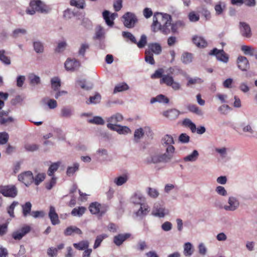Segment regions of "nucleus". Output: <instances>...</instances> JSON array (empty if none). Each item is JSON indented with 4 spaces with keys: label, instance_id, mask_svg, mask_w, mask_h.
Returning a JSON list of instances; mask_svg holds the SVG:
<instances>
[{
    "label": "nucleus",
    "instance_id": "12",
    "mask_svg": "<svg viewBox=\"0 0 257 257\" xmlns=\"http://www.w3.org/2000/svg\"><path fill=\"white\" fill-rule=\"evenodd\" d=\"M18 180L28 186L33 182L34 176L31 171H26L18 176Z\"/></svg>",
    "mask_w": 257,
    "mask_h": 257
},
{
    "label": "nucleus",
    "instance_id": "44",
    "mask_svg": "<svg viewBox=\"0 0 257 257\" xmlns=\"http://www.w3.org/2000/svg\"><path fill=\"white\" fill-rule=\"evenodd\" d=\"M46 176V174L44 173H38L34 177L33 182L36 185H38L45 180Z\"/></svg>",
    "mask_w": 257,
    "mask_h": 257
},
{
    "label": "nucleus",
    "instance_id": "17",
    "mask_svg": "<svg viewBox=\"0 0 257 257\" xmlns=\"http://www.w3.org/2000/svg\"><path fill=\"white\" fill-rule=\"evenodd\" d=\"M108 128L112 131L116 132L119 135H127L131 132V131L128 127L120 125L113 126L111 124H109L108 125Z\"/></svg>",
    "mask_w": 257,
    "mask_h": 257
},
{
    "label": "nucleus",
    "instance_id": "45",
    "mask_svg": "<svg viewBox=\"0 0 257 257\" xmlns=\"http://www.w3.org/2000/svg\"><path fill=\"white\" fill-rule=\"evenodd\" d=\"M34 50L37 53H42L44 51V46L40 41H35L33 42Z\"/></svg>",
    "mask_w": 257,
    "mask_h": 257
},
{
    "label": "nucleus",
    "instance_id": "20",
    "mask_svg": "<svg viewBox=\"0 0 257 257\" xmlns=\"http://www.w3.org/2000/svg\"><path fill=\"white\" fill-rule=\"evenodd\" d=\"M102 16L106 24L108 26L112 27L113 25V20L118 16V15L115 13L110 14L108 11L105 10L103 12Z\"/></svg>",
    "mask_w": 257,
    "mask_h": 257
},
{
    "label": "nucleus",
    "instance_id": "8",
    "mask_svg": "<svg viewBox=\"0 0 257 257\" xmlns=\"http://www.w3.org/2000/svg\"><path fill=\"white\" fill-rule=\"evenodd\" d=\"M122 19L124 26L128 28H133L138 20L135 15L131 12L126 13Z\"/></svg>",
    "mask_w": 257,
    "mask_h": 257
},
{
    "label": "nucleus",
    "instance_id": "38",
    "mask_svg": "<svg viewBox=\"0 0 257 257\" xmlns=\"http://www.w3.org/2000/svg\"><path fill=\"white\" fill-rule=\"evenodd\" d=\"M61 165L60 162H57L55 163H53L50 166L48 170V175L49 176H53L54 173L57 171L59 167Z\"/></svg>",
    "mask_w": 257,
    "mask_h": 257
},
{
    "label": "nucleus",
    "instance_id": "29",
    "mask_svg": "<svg viewBox=\"0 0 257 257\" xmlns=\"http://www.w3.org/2000/svg\"><path fill=\"white\" fill-rule=\"evenodd\" d=\"M131 201L134 204L140 205L144 203L145 198L141 194H135L131 197Z\"/></svg>",
    "mask_w": 257,
    "mask_h": 257
},
{
    "label": "nucleus",
    "instance_id": "33",
    "mask_svg": "<svg viewBox=\"0 0 257 257\" xmlns=\"http://www.w3.org/2000/svg\"><path fill=\"white\" fill-rule=\"evenodd\" d=\"M194 252V248L192 244L189 242H186L184 245V254L186 256H191Z\"/></svg>",
    "mask_w": 257,
    "mask_h": 257
},
{
    "label": "nucleus",
    "instance_id": "50",
    "mask_svg": "<svg viewBox=\"0 0 257 257\" xmlns=\"http://www.w3.org/2000/svg\"><path fill=\"white\" fill-rule=\"evenodd\" d=\"M89 48V45L87 43H83L80 44V47L78 50V55L84 57L85 56V52Z\"/></svg>",
    "mask_w": 257,
    "mask_h": 257
},
{
    "label": "nucleus",
    "instance_id": "31",
    "mask_svg": "<svg viewBox=\"0 0 257 257\" xmlns=\"http://www.w3.org/2000/svg\"><path fill=\"white\" fill-rule=\"evenodd\" d=\"M163 115L166 117L174 119L176 118L179 115V112L176 109H171L163 112Z\"/></svg>",
    "mask_w": 257,
    "mask_h": 257
},
{
    "label": "nucleus",
    "instance_id": "1",
    "mask_svg": "<svg viewBox=\"0 0 257 257\" xmlns=\"http://www.w3.org/2000/svg\"><path fill=\"white\" fill-rule=\"evenodd\" d=\"M171 21L172 18L170 15L160 12L155 13L151 29L154 32L160 31L165 35H168L170 33Z\"/></svg>",
    "mask_w": 257,
    "mask_h": 257
},
{
    "label": "nucleus",
    "instance_id": "16",
    "mask_svg": "<svg viewBox=\"0 0 257 257\" xmlns=\"http://www.w3.org/2000/svg\"><path fill=\"white\" fill-rule=\"evenodd\" d=\"M123 119V118L121 114L119 113L114 114L106 118V121L108 122L107 127L108 128L109 124H111L113 126H116L117 125V123L121 122Z\"/></svg>",
    "mask_w": 257,
    "mask_h": 257
},
{
    "label": "nucleus",
    "instance_id": "23",
    "mask_svg": "<svg viewBox=\"0 0 257 257\" xmlns=\"http://www.w3.org/2000/svg\"><path fill=\"white\" fill-rule=\"evenodd\" d=\"M192 42L198 48H205L207 46V42L202 37L195 35L192 38Z\"/></svg>",
    "mask_w": 257,
    "mask_h": 257
},
{
    "label": "nucleus",
    "instance_id": "52",
    "mask_svg": "<svg viewBox=\"0 0 257 257\" xmlns=\"http://www.w3.org/2000/svg\"><path fill=\"white\" fill-rule=\"evenodd\" d=\"M22 207L24 216L26 217L31 213L32 204L30 202H26L25 204L22 206Z\"/></svg>",
    "mask_w": 257,
    "mask_h": 257
},
{
    "label": "nucleus",
    "instance_id": "35",
    "mask_svg": "<svg viewBox=\"0 0 257 257\" xmlns=\"http://www.w3.org/2000/svg\"><path fill=\"white\" fill-rule=\"evenodd\" d=\"M101 99V96L98 93H96L94 96H90L88 100L86 101L87 104H96L99 103Z\"/></svg>",
    "mask_w": 257,
    "mask_h": 257
},
{
    "label": "nucleus",
    "instance_id": "11",
    "mask_svg": "<svg viewBox=\"0 0 257 257\" xmlns=\"http://www.w3.org/2000/svg\"><path fill=\"white\" fill-rule=\"evenodd\" d=\"M239 31L241 35L245 38H250L252 36V32L250 26L244 22H240L239 25Z\"/></svg>",
    "mask_w": 257,
    "mask_h": 257
},
{
    "label": "nucleus",
    "instance_id": "21",
    "mask_svg": "<svg viewBox=\"0 0 257 257\" xmlns=\"http://www.w3.org/2000/svg\"><path fill=\"white\" fill-rule=\"evenodd\" d=\"M49 217L51 220V223L54 225H57L60 223L58 215L56 212L55 208L53 206H50L49 212Z\"/></svg>",
    "mask_w": 257,
    "mask_h": 257
},
{
    "label": "nucleus",
    "instance_id": "61",
    "mask_svg": "<svg viewBox=\"0 0 257 257\" xmlns=\"http://www.w3.org/2000/svg\"><path fill=\"white\" fill-rule=\"evenodd\" d=\"M9 138V134L5 132L0 133V145H4L6 144Z\"/></svg>",
    "mask_w": 257,
    "mask_h": 257
},
{
    "label": "nucleus",
    "instance_id": "40",
    "mask_svg": "<svg viewBox=\"0 0 257 257\" xmlns=\"http://www.w3.org/2000/svg\"><path fill=\"white\" fill-rule=\"evenodd\" d=\"M73 246L78 250H84L88 248L89 242L87 240H82L78 243H74Z\"/></svg>",
    "mask_w": 257,
    "mask_h": 257
},
{
    "label": "nucleus",
    "instance_id": "4",
    "mask_svg": "<svg viewBox=\"0 0 257 257\" xmlns=\"http://www.w3.org/2000/svg\"><path fill=\"white\" fill-rule=\"evenodd\" d=\"M169 210L164 204L159 202L154 203L152 209L151 214L160 218H164L169 214Z\"/></svg>",
    "mask_w": 257,
    "mask_h": 257
},
{
    "label": "nucleus",
    "instance_id": "53",
    "mask_svg": "<svg viewBox=\"0 0 257 257\" xmlns=\"http://www.w3.org/2000/svg\"><path fill=\"white\" fill-rule=\"evenodd\" d=\"M187 108L191 112L195 113L199 116H201L203 114V111L196 105L189 104L188 105Z\"/></svg>",
    "mask_w": 257,
    "mask_h": 257
},
{
    "label": "nucleus",
    "instance_id": "24",
    "mask_svg": "<svg viewBox=\"0 0 257 257\" xmlns=\"http://www.w3.org/2000/svg\"><path fill=\"white\" fill-rule=\"evenodd\" d=\"M240 49L244 55L251 56H255L256 59H257L256 51L252 46L245 45H242Z\"/></svg>",
    "mask_w": 257,
    "mask_h": 257
},
{
    "label": "nucleus",
    "instance_id": "26",
    "mask_svg": "<svg viewBox=\"0 0 257 257\" xmlns=\"http://www.w3.org/2000/svg\"><path fill=\"white\" fill-rule=\"evenodd\" d=\"M146 51H149L152 53H153L156 55H159L162 52V47L158 43H150L148 45V49Z\"/></svg>",
    "mask_w": 257,
    "mask_h": 257
},
{
    "label": "nucleus",
    "instance_id": "19",
    "mask_svg": "<svg viewBox=\"0 0 257 257\" xmlns=\"http://www.w3.org/2000/svg\"><path fill=\"white\" fill-rule=\"evenodd\" d=\"M175 144L173 137L170 135H164L161 139V144L165 148H169L171 147L173 149H175L173 146Z\"/></svg>",
    "mask_w": 257,
    "mask_h": 257
},
{
    "label": "nucleus",
    "instance_id": "62",
    "mask_svg": "<svg viewBox=\"0 0 257 257\" xmlns=\"http://www.w3.org/2000/svg\"><path fill=\"white\" fill-rule=\"evenodd\" d=\"M84 0H71L70 5L73 6H75L78 8L83 9L84 6Z\"/></svg>",
    "mask_w": 257,
    "mask_h": 257
},
{
    "label": "nucleus",
    "instance_id": "47",
    "mask_svg": "<svg viewBox=\"0 0 257 257\" xmlns=\"http://www.w3.org/2000/svg\"><path fill=\"white\" fill-rule=\"evenodd\" d=\"M77 84L82 89L89 90L92 88L93 85L91 83H88L84 80H79L77 81Z\"/></svg>",
    "mask_w": 257,
    "mask_h": 257
},
{
    "label": "nucleus",
    "instance_id": "3",
    "mask_svg": "<svg viewBox=\"0 0 257 257\" xmlns=\"http://www.w3.org/2000/svg\"><path fill=\"white\" fill-rule=\"evenodd\" d=\"M49 8L40 0H33L30 4V7L26 10L27 14L33 15L36 12L41 13H47Z\"/></svg>",
    "mask_w": 257,
    "mask_h": 257
},
{
    "label": "nucleus",
    "instance_id": "43",
    "mask_svg": "<svg viewBox=\"0 0 257 257\" xmlns=\"http://www.w3.org/2000/svg\"><path fill=\"white\" fill-rule=\"evenodd\" d=\"M148 195L152 198L156 199L159 196V191L154 188L148 187L147 189Z\"/></svg>",
    "mask_w": 257,
    "mask_h": 257
},
{
    "label": "nucleus",
    "instance_id": "5",
    "mask_svg": "<svg viewBox=\"0 0 257 257\" xmlns=\"http://www.w3.org/2000/svg\"><path fill=\"white\" fill-rule=\"evenodd\" d=\"M240 206L239 199L235 196L231 195L227 198V203L224 207V210L229 212H234L237 210Z\"/></svg>",
    "mask_w": 257,
    "mask_h": 257
},
{
    "label": "nucleus",
    "instance_id": "13",
    "mask_svg": "<svg viewBox=\"0 0 257 257\" xmlns=\"http://www.w3.org/2000/svg\"><path fill=\"white\" fill-rule=\"evenodd\" d=\"M67 71H74L80 66V62L75 59L68 58L64 63Z\"/></svg>",
    "mask_w": 257,
    "mask_h": 257
},
{
    "label": "nucleus",
    "instance_id": "49",
    "mask_svg": "<svg viewBox=\"0 0 257 257\" xmlns=\"http://www.w3.org/2000/svg\"><path fill=\"white\" fill-rule=\"evenodd\" d=\"M72 115V109L67 107H64L61 109V116L63 117L70 118Z\"/></svg>",
    "mask_w": 257,
    "mask_h": 257
},
{
    "label": "nucleus",
    "instance_id": "18",
    "mask_svg": "<svg viewBox=\"0 0 257 257\" xmlns=\"http://www.w3.org/2000/svg\"><path fill=\"white\" fill-rule=\"evenodd\" d=\"M30 229L31 228L29 226L26 225L20 229L14 231L12 233V236L16 240H20L24 236L30 231Z\"/></svg>",
    "mask_w": 257,
    "mask_h": 257
},
{
    "label": "nucleus",
    "instance_id": "48",
    "mask_svg": "<svg viewBox=\"0 0 257 257\" xmlns=\"http://www.w3.org/2000/svg\"><path fill=\"white\" fill-rule=\"evenodd\" d=\"M86 210V208L84 207H79L74 208L71 211V214L74 216L80 217L82 216Z\"/></svg>",
    "mask_w": 257,
    "mask_h": 257
},
{
    "label": "nucleus",
    "instance_id": "39",
    "mask_svg": "<svg viewBox=\"0 0 257 257\" xmlns=\"http://www.w3.org/2000/svg\"><path fill=\"white\" fill-rule=\"evenodd\" d=\"M28 78L30 84L33 86H36L41 83V79L39 76L34 73H31L29 75Z\"/></svg>",
    "mask_w": 257,
    "mask_h": 257
},
{
    "label": "nucleus",
    "instance_id": "2",
    "mask_svg": "<svg viewBox=\"0 0 257 257\" xmlns=\"http://www.w3.org/2000/svg\"><path fill=\"white\" fill-rule=\"evenodd\" d=\"M175 152V149H173L171 147L165 148V152L164 153L155 152L152 154L150 156V160L149 161L154 164L168 163L173 158Z\"/></svg>",
    "mask_w": 257,
    "mask_h": 257
},
{
    "label": "nucleus",
    "instance_id": "37",
    "mask_svg": "<svg viewBox=\"0 0 257 257\" xmlns=\"http://www.w3.org/2000/svg\"><path fill=\"white\" fill-rule=\"evenodd\" d=\"M51 88L54 91H58L61 86V81L59 78L54 77L51 79Z\"/></svg>",
    "mask_w": 257,
    "mask_h": 257
},
{
    "label": "nucleus",
    "instance_id": "25",
    "mask_svg": "<svg viewBox=\"0 0 257 257\" xmlns=\"http://www.w3.org/2000/svg\"><path fill=\"white\" fill-rule=\"evenodd\" d=\"M82 233L80 229L75 226H70L66 228L64 231L65 236L73 235L74 234L81 235Z\"/></svg>",
    "mask_w": 257,
    "mask_h": 257
},
{
    "label": "nucleus",
    "instance_id": "60",
    "mask_svg": "<svg viewBox=\"0 0 257 257\" xmlns=\"http://www.w3.org/2000/svg\"><path fill=\"white\" fill-rule=\"evenodd\" d=\"M231 108L227 104H223L218 108V111L222 114H227L229 111L231 110Z\"/></svg>",
    "mask_w": 257,
    "mask_h": 257
},
{
    "label": "nucleus",
    "instance_id": "22",
    "mask_svg": "<svg viewBox=\"0 0 257 257\" xmlns=\"http://www.w3.org/2000/svg\"><path fill=\"white\" fill-rule=\"evenodd\" d=\"M94 156L99 161H106L108 157V152L107 149L99 148L94 154Z\"/></svg>",
    "mask_w": 257,
    "mask_h": 257
},
{
    "label": "nucleus",
    "instance_id": "51",
    "mask_svg": "<svg viewBox=\"0 0 257 257\" xmlns=\"http://www.w3.org/2000/svg\"><path fill=\"white\" fill-rule=\"evenodd\" d=\"M128 86L125 83H121L117 84L113 90V93H116L117 92H121L122 91L126 90L128 89Z\"/></svg>",
    "mask_w": 257,
    "mask_h": 257
},
{
    "label": "nucleus",
    "instance_id": "36",
    "mask_svg": "<svg viewBox=\"0 0 257 257\" xmlns=\"http://www.w3.org/2000/svg\"><path fill=\"white\" fill-rule=\"evenodd\" d=\"M169 101V99L163 94H160L155 97H153L151 99L150 102L154 103L156 102L160 103H168Z\"/></svg>",
    "mask_w": 257,
    "mask_h": 257
},
{
    "label": "nucleus",
    "instance_id": "32",
    "mask_svg": "<svg viewBox=\"0 0 257 257\" xmlns=\"http://www.w3.org/2000/svg\"><path fill=\"white\" fill-rule=\"evenodd\" d=\"M199 155V154L198 152L195 150L192 152L191 154L185 157L183 160L185 162H195L197 160Z\"/></svg>",
    "mask_w": 257,
    "mask_h": 257
},
{
    "label": "nucleus",
    "instance_id": "58",
    "mask_svg": "<svg viewBox=\"0 0 257 257\" xmlns=\"http://www.w3.org/2000/svg\"><path fill=\"white\" fill-rule=\"evenodd\" d=\"M215 192L219 196L225 197L227 195V191L223 186H217L215 188Z\"/></svg>",
    "mask_w": 257,
    "mask_h": 257
},
{
    "label": "nucleus",
    "instance_id": "64",
    "mask_svg": "<svg viewBox=\"0 0 257 257\" xmlns=\"http://www.w3.org/2000/svg\"><path fill=\"white\" fill-rule=\"evenodd\" d=\"M148 248V245L147 244V243L144 240H140L138 241L136 246V248L139 251H143L145 249H147Z\"/></svg>",
    "mask_w": 257,
    "mask_h": 257
},
{
    "label": "nucleus",
    "instance_id": "6",
    "mask_svg": "<svg viewBox=\"0 0 257 257\" xmlns=\"http://www.w3.org/2000/svg\"><path fill=\"white\" fill-rule=\"evenodd\" d=\"M160 83H164L168 86L171 87L174 90L178 91L181 89V85L174 80L173 77L170 75H164L160 80Z\"/></svg>",
    "mask_w": 257,
    "mask_h": 257
},
{
    "label": "nucleus",
    "instance_id": "59",
    "mask_svg": "<svg viewBox=\"0 0 257 257\" xmlns=\"http://www.w3.org/2000/svg\"><path fill=\"white\" fill-rule=\"evenodd\" d=\"M145 59L146 62L151 65H154L155 63L153 58V53H151L149 51H146Z\"/></svg>",
    "mask_w": 257,
    "mask_h": 257
},
{
    "label": "nucleus",
    "instance_id": "41",
    "mask_svg": "<svg viewBox=\"0 0 257 257\" xmlns=\"http://www.w3.org/2000/svg\"><path fill=\"white\" fill-rule=\"evenodd\" d=\"M79 165L77 163H75L73 166H69L67 168L66 174L68 176H72L79 169Z\"/></svg>",
    "mask_w": 257,
    "mask_h": 257
},
{
    "label": "nucleus",
    "instance_id": "15",
    "mask_svg": "<svg viewBox=\"0 0 257 257\" xmlns=\"http://www.w3.org/2000/svg\"><path fill=\"white\" fill-rule=\"evenodd\" d=\"M237 67L242 71H246L249 67L247 59L243 56H239L236 60Z\"/></svg>",
    "mask_w": 257,
    "mask_h": 257
},
{
    "label": "nucleus",
    "instance_id": "57",
    "mask_svg": "<svg viewBox=\"0 0 257 257\" xmlns=\"http://www.w3.org/2000/svg\"><path fill=\"white\" fill-rule=\"evenodd\" d=\"M184 25V23L183 22L180 21H178L172 24L171 23V29L170 32L171 31L172 33H176L179 28L182 27Z\"/></svg>",
    "mask_w": 257,
    "mask_h": 257
},
{
    "label": "nucleus",
    "instance_id": "14",
    "mask_svg": "<svg viewBox=\"0 0 257 257\" xmlns=\"http://www.w3.org/2000/svg\"><path fill=\"white\" fill-rule=\"evenodd\" d=\"M145 133L148 136H152V131L149 127H140L136 129L134 132L135 140L136 141L140 140L143 138Z\"/></svg>",
    "mask_w": 257,
    "mask_h": 257
},
{
    "label": "nucleus",
    "instance_id": "54",
    "mask_svg": "<svg viewBox=\"0 0 257 257\" xmlns=\"http://www.w3.org/2000/svg\"><path fill=\"white\" fill-rule=\"evenodd\" d=\"M0 61L6 65H10L11 64L10 59L6 55L5 50H0Z\"/></svg>",
    "mask_w": 257,
    "mask_h": 257
},
{
    "label": "nucleus",
    "instance_id": "27",
    "mask_svg": "<svg viewBox=\"0 0 257 257\" xmlns=\"http://www.w3.org/2000/svg\"><path fill=\"white\" fill-rule=\"evenodd\" d=\"M150 211V207L146 203H143L140 205V207L138 211L136 212L137 216L142 217L146 215Z\"/></svg>",
    "mask_w": 257,
    "mask_h": 257
},
{
    "label": "nucleus",
    "instance_id": "7",
    "mask_svg": "<svg viewBox=\"0 0 257 257\" xmlns=\"http://www.w3.org/2000/svg\"><path fill=\"white\" fill-rule=\"evenodd\" d=\"M0 193L5 197L15 198L18 194V190L14 185H1Z\"/></svg>",
    "mask_w": 257,
    "mask_h": 257
},
{
    "label": "nucleus",
    "instance_id": "56",
    "mask_svg": "<svg viewBox=\"0 0 257 257\" xmlns=\"http://www.w3.org/2000/svg\"><path fill=\"white\" fill-rule=\"evenodd\" d=\"M88 121L90 123L99 125H103L105 123L103 119L101 117L98 116H94L93 118L88 119Z\"/></svg>",
    "mask_w": 257,
    "mask_h": 257
},
{
    "label": "nucleus",
    "instance_id": "10",
    "mask_svg": "<svg viewBox=\"0 0 257 257\" xmlns=\"http://www.w3.org/2000/svg\"><path fill=\"white\" fill-rule=\"evenodd\" d=\"M211 55H215L216 59L224 63H227L229 60L228 55L223 50L214 48L209 52Z\"/></svg>",
    "mask_w": 257,
    "mask_h": 257
},
{
    "label": "nucleus",
    "instance_id": "9",
    "mask_svg": "<svg viewBox=\"0 0 257 257\" xmlns=\"http://www.w3.org/2000/svg\"><path fill=\"white\" fill-rule=\"evenodd\" d=\"M89 210L92 214L102 215L106 211V207L97 202L92 203L89 207Z\"/></svg>",
    "mask_w": 257,
    "mask_h": 257
},
{
    "label": "nucleus",
    "instance_id": "42",
    "mask_svg": "<svg viewBox=\"0 0 257 257\" xmlns=\"http://www.w3.org/2000/svg\"><path fill=\"white\" fill-rule=\"evenodd\" d=\"M128 180V177L126 175L120 176L114 179V183L117 186H121L125 184Z\"/></svg>",
    "mask_w": 257,
    "mask_h": 257
},
{
    "label": "nucleus",
    "instance_id": "63",
    "mask_svg": "<svg viewBox=\"0 0 257 257\" xmlns=\"http://www.w3.org/2000/svg\"><path fill=\"white\" fill-rule=\"evenodd\" d=\"M178 141L181 143L187 144L190 141V137L185 133H182L179 136Z\"/></svg>",
    "mask_w": 257,
    "mask_h": 257
},
{
    "label": "nucleus",
    "instance_id": "55",
    "mask_svg": "<svg viewBox=\"0 0 257 257\" xmlns=\"http://www.w3.org/2000/svg\"><path fill=\"white\" fill-rule=\"evenodd\" d=\"M27 34V30L24 28H18L14 30L12 33V36L14 38H18Z\"/></svg>",
    "mask_w": 257,
    "mask_h": 257
},
{
    "label": "nucleus",
    "instance_id": "28",
    "mask_svg": "<svg viewBox=\"0 0 257 257\" xmlns=\"http://www.w3.org/2000/svg\"><path fill=\"white\" fill-rule=\"evenodd\" d=\"M130 236L131 234L129 233L119 234L114 237L113 242L116 245L119 246Z\"/></svg>",
    "mask_w": 257,
    "mask_h": 257
},
{
    "label": "nucleus",
    "instance_id": "30",
    "mask_svg": "<svg viewBox=\"0 0 257 257\" xmlns=\"http://www.w3.org/2000/svg\"><path fill=\"white\" fill-rule=\"evenodd\" d=\"M226 9V4L223 2H218L214 6V10L216 15H221Z\"/></svg>",
    "mask_w": 257,
    "mask_h": 257
},
{
    "label": "nucleus",
    "instance_id": "34",
    "mask_svg": "<svg viewBox=\"0 0 257 257\" xmlns=\"http://www.w3.org/2000/svg\"><path fill=\"white\" fill-rule=\"evenodd\" d=\"M181 60L185 64H188L192 62L193 55L189 52H184L182 54Z\"/></svg>",
    "mask_w": 257,
    "mask_h": 257
},
{
    "label": "nucleus",
    "instance_id": "46",
    "mask_svg": "<svg viewBox=\"0 0 257 257\" xmlns=\"http://www.w3.org/2000/svg\"><path fill=\"white\" fill-rule=\"evenodd\" d=\"M183 124L185 126L189 127L191 130L192 133L196 132V125L190 119H185L183 121Z\"/></svg>",
    "mask_w": 257,
    "mask_h": 257
}]
</instances>
